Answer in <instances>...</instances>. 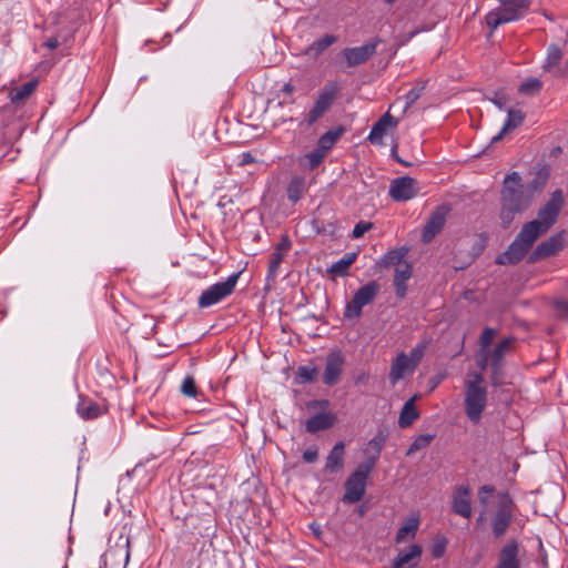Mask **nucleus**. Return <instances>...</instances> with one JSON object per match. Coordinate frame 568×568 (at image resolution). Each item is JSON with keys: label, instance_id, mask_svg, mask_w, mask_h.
Segmentation results:
<instances>
[{"label": "nucleus", "instance_id": "nucleus-1", "mask_svg": "<svg viewBox=\"0 0 568 568\" xmlns=\"http://www.w3.org/2000/svg\"><path fill=\"white\" fill-rule=\"evenodd\" d=\"M532 200L531 194L525 189L519 173L507 174L500 190L499 219L503 227H509L515 216L527 210Z\"/></svg>", "mask_w": 568, "mask_h": 568}, {"label": "nucleus", "instance_id": "nucleus-2", "mask_svg": "<svg viewBox=\"0 0 568 568\" xmlns=\"http://www.w3.org/2000/svg\"><path fill=\"white\" fill-rule=\"evenodd\" d=\"M318 119L320 98L314 102L307 118L298 125V144L303 150V154L297 158L296 163L298 169L304 173L313 171L320 166Z\"/></svg>", "mask_w": 568, "mask_h": 568}, {"label": "nucleus", "instance_id": "nucleus-3", "mask_svg": "<svg viewBox=\"0 0 568 568\" xmlns=\"http://www.w3.org/2000/svg\"><path fill=\"white\" fill-rule=\"evenodd\" d=\"M468 377L465 382L464 408L467 418L477 425L487 406L488 393L481 373H470Z\"/></svg>", "mask_w": 568, "mask_h": 568}, {"label": "nucleus", "instance_id": "nucleus-4", "mask_svg": "<svg viewBox=\"0 0 568 568\" xmlns=\"http://www.w3.org/2000/svg\"><path fill=\"white\" fill-rule=\"evenodd\" d=\"M494 509L490 510V527L495 538H501L515 518L516 504L508 491H496Z\"/></svg>", "mask_w": 568, "mask_h": 568}, {"label": "nucleus", "instance_id": "nucleus-5", "mask_svg": "<svg viewBox=\"0 0 568 568\" xmlns=\"http://www.w3.org/2000/svg\"><path fill=\"white\" fill-rule=\"evenodd\" d=\"M531 0H500V7L491 10L485 17L490 30L500 24L519 20L529 9Z\"/></svg>", "mask_w": 568, "mask_h": 568}, {"label": "nucleus", "instance_id": "nucleus-6", "mask_svg": "<svg viewBox=\"0 0 568 568\" xmlns=\"http://www.w3.org/2000/svg\"><path fill=\"white\" fill-rule=\"evenodd\" d=\"M407 251H388L384 256L386 264H394V287L395 294L403 300L407 294V281L412 277L413 266L404 260V253Z\"/></svg>", "mask_w": 568, "mask_h": 568}, {"label": "nucleus", "instance_id": "nucleus-7", "mask_svg": "<svg viewBox=\"0 0 568 568\" xmlns=\"http://www.w3.org/2000/svg\"><path fill=\"white\" fill-rule=\"evenodd\" d=\"M241 274V271L233 273L225 281L217 282L203 291L197 301L199 307L213 306L230 296L234 292Z\"/></svg>", "mask_w": 568, "mask_h": 568}, {"label": "nucleus", "instance_id": "nucleus-8", "mask_svg": "<svg viewBox=\"0 0 568 568\" xmlns=\"http://www.w3.org/2000/svg\"><path fill=\"white\" fill-rule=\"evenodd\" d=\"M373 469L369 465L359 464L345 481L343 501L354 504L359 501L366 490L367 479Z\"/></svg>", "mask_w": 568, "mask_h": 568}, {"label": "nucleus", "instance_id": "nucleus-9", "mask_svg": "<svg viewBox=\"0 0 568 568\" xmlns=\"http://www.w3.org/2000/svg\"><path fill=\"white\" fill-rule=\"evenodd\" d=\"M381 285L376 281H371L359 287L353 298L346 304L345 317L357 318L362 314L364 306L371 304L377 296Z\"/></svg>", "mask_w": 568, "mask_h": 568}, {"label": "nucleus", "instance_id": "nucleus-10", "mask_svg": "<svg viewBox=\"0 0 568 568\" xmlns=\"http://www.w3.org/2000/svg\"><path fill=\"white\" fill-rule=\"evenodd\" d=\"M320 41H314L307 47L298 57L296 68L301 70L302 77H307L308 82H314L313 79L320 70Z\"/></svg>", "mask_w": 568, "mask_h": 568}, {"label": "nucleus", "instance_id": "nucleus-11", "mask_svg": "<svg viewBox=\"0 0 568 568\" xmlns=\"http://www.w3.org/2000/svg\"><path fill=\"white\" fill-rule=\"evenodd\" d=\"M564 204V194L560 189L556 190L550 200L539 209L536 222L540 223L544 230L548 231L557 221L561 206Z\"/></svg>", "mask_w": 568, "mask_h": 568}, {"label": "nucleus", "instance_id": "nucleus-12", "mask_svg": "<svg viewBox=\"0 0 568 568\" xmlns=\"http://www.w3.org/2000/svg\"><path fill=\"white\" fill-rule=\"evenodd\" d=\"M564 204V194L560 189L556 190L550 200L539 209L536 222L540 223L544 230L548 231L557 221L561 206Z\"/></svg>", "mask_w": 568, "mask_h": 568}, {"label": "nucleus", "instance_id": "nucleus-13", "mask_svg": "<svg viewBox=\"0 0 568 568\" xmlns=\"http://www.w3.org/2000/svg\"><path fill=\"white\" fill-rule=\"evenodd\" d=\"M419 192L418 182L410 176H400L390 182L388 194L396 202H405Z\"/></svg>", "mask_w": 568, "mask_h": 568}, {"label": "nucleus", "instance_id": "nucleus-14", "mask_svg": "<svg viewBox=\"0 0 568 568\" xmlns=\"http://www.w3.org/2000/svg\"><path fill=\"white\" fill-rule=\"evenodd\" d=\"M450 209L447 205H439L430 214L422 232V242L428 244L443 230Z\"/></svg>", "mask_w": 568, "mask_h": 568}, {"label": "nucleus", "instance_id": "nucleus-15", "mask_svg": "<svg viewBox=\"0 0 568 568\" xmlns=\"http://www.w3.org/2000/svg\"><path fill=\"white\" fill-rule=\"evenodd\" d=\"M547 232L548 231L540 226L539 222H536L535 220L527 222L524 224L516 240L508 246V248H516L518 244L520 245L518 248H529L537 239Z\"/></svg>", "mask_w": 568, "mask_h": 568}, {"label": "nucleus", "instance_id": "nucleus-16", "mask_svg": "<svg viewBox=\"0 0 568 568\" xmlns=\"http://www.w3.org/2000/svg\"><path fill=\"white\" fill-rule=\"evenodd\" d=\"M388 436L389 432L387 427H381L377 430V434L368 442L367 448L365 450L367 458L362 464L369 465V468L374 469Z\"/></svg>", "mask_w": 568, "mask_h": 568}, {"label": "nucleus", "instance_id": "nucleus-17", "mask_svg": "<svg viewBox=\"0 0 568 568\" xmlns=\"http://www.w3.org/2000/svg\"><path fill=\"white\" fill-rule=\"evenodd\" d=\"M379 42V39H375L364 45L345 49L343 54L347 64L349 67H355L366 62L376 52V47Z\"/></svg>", "mask_w": 568, "mask_h": 568}, {"label": "nucleus", "instance_id": "nucleus-18", "mask_svg": "<svg viewBox=\"0 0 568 568\" xmlns=\"http://www.w3.org/2000/svg\"><path fill=\"white\" fill-rule=\"evenodd\" d=\"M513 343V337L504 338L490 353L491 384L494 386H498L500 384L499 372L501 368V361L505 354L510 349Z\"/></svg>", "mask_w": 568, "mask_h": 568}, {"label": "nucleus", "instance_id": "nucleus-19", "mask_svg": "<svg viewBox=\"0 0 568 568\" xmlns=\"http://www.w3.org/2000/svg\"><path fill=\"white\" fill-rule=\"evenodd\" d=\"M344 365V357L339 351L331 352L326 358L325 372L323 382L326 385L333 386L339 381Z\"/></svg>", "mask_w": 568, "mask_h": 568}, {"label": "nucleus", "instance_id": "nucleus-20", "mask_svg": "<svg viewBox=\"0 0 568 568\" xmlns=\"http://www.w3.org/2000/svg\"><path fill=\"white\" fill-rule=\"evenodd\" d=\"M496 568H520L519 544L517 540L510 539L503 546Z\"/></svg>", "mask_w": 568, "mask_h": 568}, {"label": "nucleus", "instance_id": "nucleus-21", "mask_svg": "<svg viewBox=\"0 0 568 568\" xmlns=\"http://www.w3.org/2000/svg\"><path fill=\"white\" fill-rule=\"evenodd\" d=\"M398 121L388 112L382 115L378 121L373 125L367 140L372 144L383 145V138L386 134L387 128H395Z\"/></svg>", "mask_w": 568, "mask_h": 568}, {"label": "nucleus", "instance_id": "nucleus-22", "mask_svg": "<svg viewBox=\"0 0 568 568\" xmlns=\"http://www.w3.org/2000/svg\"><path fill=\"white\" fill-rule=\"evenodd\" d=\"M313 182H315V175L310 179L301 175L293 176L286 187L287 199L292 203L298 202Z\"/></svg>", "mask_w": 568, "mask_h": 568}, {"label": "nucleus", "instance_id": "nucleus-23", "mask_svg": "<svg viewBox=\"0 0 568 568\" xmlns=\"http://www.w3.org/2000/svg\"><path fill=\"white\" fill-rule=\"evenodd\" d=\"M469 493L470 491L468 487L460 486L457 488L453 497V511L464 518H470L471 516V503L469 499Z\"/></svg>", "mask_w": 568, "mask_h": 568}, {"label": "nucleus", "instance_id": "nucleus-24", "mask_svg": "<svg viewBox=\"0 0 568 568\" xmlns=\"http://www.w3.org/2000/svg\"><path fill=\"white\" fill-rule=\"evenodd\" d=\"M285 251H275L268 260V268L265 278V291H271L275 284L277 276L283 272L282 264L285 257Z\"/></svg>", "mask_w": 568, "mask_h": 568}, {"label": "nucleus", "instance_id": "nucleus-25", "mask_svg": "<svg viewBox=\"0 0 568 568\" xmlns=\"http://www.w3.org/2000/svg\"><path fill=\"white\" fill-rule=\"evenodd\" d=\"M414 368L415 363H412L405 353L398 354L390 365L389 382L395 385L399 379L404 378L407 372H413Z\"/></svg>", "mask_w": 568, "mask_h": 568}, {"label": "nucleus", "instance_id": "nucleus-26", "mask_svg": "<svg viewBox=\"0 0 568 568\" xmlns=\"http://www.w3.org/2000/svg\"><path fill=\"white\" fill-rule=\"evenodd\" d=\"M312 87H314V82L304 83L301 77L292 78L290 82L284 83L282 89L280 90L277 97L281 99V104H286L293 102L292 94L294 91L298 90L302 92H306Z\"/></svg>", "mask_w": 568, "mask_h": 568}, {"label": "nucleus", "instance_id": "nucleus-27", "mask_svg": "<svg viewBox=\"0 0 568 568\" xmlns=\"http://www.w3.org/2000/svg\"><path fill=\"white\" fill-rule=\"evenodd\" d=\"M534 176L531 180L528 181L525 189L529 194H531V197H535V194L540 193L544 187L546 186L549 176H550V166L549 165H542L539 170L532 173Z\"/></svg>", "mask_w": 568, "mask_h": 568}, {"label": "nucleus", "instance_id": "nucleus-28", "mask_svg": "<svg viewBox=\"0 0 568 568\" xmlns=\"http://www.w3.org/2000/svg\"><path fill=\"white\" fill-rule=\"evenodd\" d=\"M423 552L422 546L415 544L409 546L406 551H399L393 560V566H412L417 567Z\"/></svg>", "mask_w": 568, "mask_h": 568}, {"label": "nucleus", "instance_id": "nucleus-29", "mask_svg": "<svg viewBox=\"0 0 568 568\" xmlns=\"http://www.w3.org/2000/svg\"><path fill=\"white\" fill-rule=\"evenodd\" d=\"M345 444L338 442L335 444L328 456L326 457L325 470L328 473H336L344 466Z\"/></svg>", "mask_w": 568, "mask_h": 568}, {"label": "nucleus", "instance_id": "nucleus-30", "mask_svg": "<svg viewBox=\"0 0 568 568\" xmlns=\"http://www.w3.org/2000/svg\"><path fill=\"white\" fill-rule=\"evenodd\" d=\"M507 113V120L504 123L503 129L491 139V143L499 142L506 133L520 126L525 120V114L521 110L509 109Z\"/></svg>", "mask_w": 568, "mask_h": 568}, {"label": "nucleus", "instance_id": "nucleus-31", "mask_svg": "<svg viewBox=\"0 0 568 568\" xmlns=\"http://www.w3.org/2000/svg\"><path fill=\"white\" fill-rule=\"evenodd\" d=\"M496 493V488L491 485H484L478 489V501L483 506V510L477 517V524H481L487 520V516H490L489 498Z\"/></svg>", "mask_w": 568, "mask_h": 568}, {"label": "nucleus", "instance_id": "nucleus-32", "mask_svg": "<svg viewBox=\"0 0 568 568\" xmlns=\"http://www.w3.org/2000/svg\"><path fill=\"white\" fill-rule=\"evenodd\" d=\"M345 132L346 128L338 124L322 134V160Z\"/></svg>", "mask_w": 568, "mask_h": 568}, {"label": "nucleus", "instance_id": "nucleus-33", "mask_svg": "<svg viewBox=\"0 0 568 568\" xmlns=\"http://www.w3.org/2000/svg\"><path fill=\"white\" fill-rule=\"evenodd\" d=\"M77 412L84 420L95 419L104 414L101 406L90 399H81L77 406Z\"/></svg>", "mask_w": 568, "mask_h": 568}, {"label": "nucleus", "instance_id": "nucleus-34", "mask_svg": "<svg viewBox=\"0 0 568 568\" xmlns=\"http://www.w3.org/2000/svg\"><path fill=\"white\" fill-rule=\"evenodd\" d=\"M357 257V253L353 252L341 258L339 261L333 263L331 267L327 268V273L333 277L345 276L348 274V270L351 265L355 262Z\"/></svg>", "mask_w": 568, "mask_h": 568}, {"label": "nucleus", "instance_id": "nucleus-35", "mask_svg": "<svg viewBox=\"0 0 568 568\" xmlns=\"http://www.w3.org/2000/svg\"><path fill=\"white\" fill-rule=\"evenodd\" d=\"M419 417V414L414 405V398L408 399L399 414L398 426L400 428H407Z\"/></svg>", "mask_w": 568, "mask_h": 568}, {"label": "nucleus", "instance_id": "nucleus-36", "mask_svg": "<svg viewBox=\"0 0 568 568\" xmlns=\"http://www.w3.org/2000/svg\"><path fill=\"white\" fill-rule=\"evenodd\" d=\"M38 85L37 81H29L10 92L12 103H20L31 95Z\"/></svg>", "mask_w": 568, "mask_h": 568}, {"label": "nucleus", "instance_id": "nucleus-37", "mask_svg": "<svg viewBox=\"0 0 568 568\" xmlns=\"http://www.w3.org/2000/svg\"><path fill=\"white\" fill-rule=\"evenodd\" d=\"M318 460V448L316 445H312L302 452L301 458L296 460L294 468L303 470L304 465H313Z\"/></svg>", "mask_w": 568, "mask_h": 568}, {"label": "nucleus", "instance_id": "nucleus-38", "mask_svg": "<svg viewBox=\"0 0 568 568\" xmlns=\"http://www.w3.org/2000/svg\"><path fill=\"white\" fill-rule=\"evenodd\" d=\"M339 92L337 83L329 82L322 91V114L332 105Z\"/></svg>", "mask_w": 568, "mask_h": 568}, {"label": "nucleus", "instance_id": "nucleus-39", "mask_svg": "<svg viewBox=\"0 0 568 568\" xmlns=\"http://www.w3.org/2000/svg\"><path fill=\"white\" fill-rule=\"evenodd\" d=\"M528 251H504L496 257V263L506 265V264H516L526 257V253Z\"/></svg>", "mask_w": 568, "mask_h": 568}, {"label": "nucleus", "instance_id": "nucleus-40", "mask_svg": "<svg viewBox=\"0 0 568 568\" xmlns=\"http://www.w3.org/2000/svg\"><path fill=\"white\" fill-rule=\"evenodd\" d=\"M426 84H427V80L420 79V80L416 81L415 87L412 90H409L405 95V99H406L405 110L410 108L420 98V95L423 94V92L426 88Z\"/></svg>", "mask_w": 568, "mask_h": 568}, {"label": "nucleus", "instance_id": "nucleus-41", "mask_svg": "<svg viewBox=\"0 0 568 568\" xmlns=\"http://www.w3.org/2000/svg\"><path fill=\"white\" fill-rule=\"evenodd\" d=\"M562 58V52L560 48L556 44H551L548 48V53L546 58V62L544 64V69L546 71H550L552 68L559 64L560 60Z\"/></svg>", "mask_w": 568, "mask_h": 568}, {"label": "nucleus", "instance_id": "nucleus-42", "mask_svg": "<svg viewBox=\"0 0 568 568\" xmlns=\"http://www.w3.org/2000/svg\"><path fill=\"white\" fill-rule=\"evenodd\" d=\"M541 88L542 83L540 80L529 78L519 85L518 91L525 95H536L540 92Z\"/></svg>", "mask_w": 568, "mask_h": 568}, {"label": "nucleus", "instance_id": "nucleus-43", "mask_svg": "<svg viewBox=\"0 0 568 568\" xmlns=\"http://www.w3.org/2000/svg\"><path fill=\"white\" fill-rule=\"evenodd\" d=\"M567 235L568 234L565 232L552 235L547 241L540 243L536 248H564V246L566 245L565 239Z\"/></svg>", "mask_w": 568, "mask_h": 568}, {"label": "nucleus", "instance_id": "nucleus-44", "mask_svg": "<svg viewBox=\"0 0 568 568\" xmlns=\"http://www.w3.org/2000/svg\"><path fill=\"white\" fill-rule=\"evenodd\" d=\"M434 437H435V435H432V434H423V435L417 436L414 439V442L410 444L406 455L409 456L417 450L426 448L427 446H429V444L432 443Z\"/></svg>", "mask_w": 568, "mask_h": 568}, {"label": "nucleus", "instance_id": "nucleus-45", "mask_svg": "<svg viewBox=\"0 0 568 568\" xmlns=\"http://www.w3.org/2000/svg\"><path fill=\"white\" fill-rule=\"evenodd\" d=\"M181 393L190 398H195L197 395V386L195 378L191 375L184 377L181 384Z\"/></svg>", "mask_w": 568, "mask_h": 568}, {"label": "nucleus", "instance_id": "nucleus-46", "mask_svg": "<svg viewBox=\"0 0 568 568\" xmlns=\"http://www.w3.org/2000/svg\"><path fill=\"white\" fill-rule=\"evenodd\" d=\"M316 376H317L316 367L306 366V365L300 366L297 369V374H296V378L302 384L314 381L316 378Z\"/></svg>", "mask_w": 568, "mask_h": 568}, {"label": "nucleus", "instance_id": "nucleus-47", "mask_svg": "<svg viewBox=\"0 0 568 568\" xmlns=\"http://www.w3.org/2000/svg\"><path fill=\"white\" fill-rule=\"evenodd\" d=\"M418 528V521L412 520L410 523H407L403 527H400L396 532V541L402 542L405 540L407 535H412V537L415 536Z\"/></svg>", "mask_w": 568, "mask_h": 568}, {"label": "nucleus", "instance_id": "nucleus-48", "mask_svg": "<svg viewBox=\"0 0 568 568\" xmlns=\"http://www.w3.org/2000/svg\"><path fill=\"white\" fill-rule=\"evenodd\" d=\"M329 403L322 399V430L332 427L336 423L335 414L327 410Z\"/></svg>", "mask_w": 568, "mask_h": 568}, {"label": "nucleus", "instance_id": "nucleus-49", "mask_svg": "<svg viewBox=\"0 0 568 568\" xmlns=\"http://www.w3.org/2000/svg\"><path fill=\"white\" fill-rule=\"evenodd\" d=\"M495 329L491 328V327H486L481 334H480V337H479V343H480V351H488V347L490 346V344L493 343V339L495 337Z\"/></svg>", "mask_w": 568, "mask_h": 568}, {"label": "nucleus", "instance_id": "nucleus-50", "mask_svg": "<svg viewBox=\"0 0 568 568\" xmlns=\"http://www.w3.org/2000/svg\"><path fill=\"white\" fill-rule=\"evenodd\" d=\"M556 252L557 251H528L526 253V258L528 263H536L542 258L555 255Z\"/></svg>", "mask_w": 568, "mask_h": 568}, {"label": "nucleus", "instance_id": "nucleus-51", "mask_svg": "<svg viewBox=\"0 0 568 568\" xmlns=\"http://www.w3.org/2000/svg\"><path fill=\"white\" fill-rule=\"evenodd\" d=\"M304 426L307 433L315 434L320 432V412L315 413L311 418H308Z\"/></svg>", "mask_w": 568, "mask_h": 568}, {"label": "nucleus", "instance_id": "nucleus-52", "mask_svg": "<svg viewBox=\"0 0 568 568\" xmlns=\"http://www.w3.org/2000/svg\"><path fill=\"white\" fill-rule=\"evenodd\" d=\"M373 227V223L372 222H365V221H361L359 223H357L353 230V237L355 239H358L361 237L366 231L371 230Z\"/></svg>", "mask_w": 568, "mask_h": 568}, {"label": "nucleus", "instance_id": "nucleus-53", "mask_svg": "<svg viewBox=\"0 0 568 568\" xmlns=\"http://www.w3.org/2000/svg\"><path fill=\"white\" fill-rule=\"evenodd\" d=\"M491 101L500 110L505 109L507 103H508V99L506 98V95L504 93H500V92H496L494 98L491 99Z\"/></svg>", "mask_w": 568, "mask_h": 568}, {"label": "nucleus", "instance_id": "nucleus-54", "mask_svg": "<svg viewBox=\"0 0 568 568\" xmlns=\"http://www.w3.org/2000/svg\"><path fill=\"white\" fill-rule=\"evenodd\" d=\"M490 359L489 351H480L479 358L477 359V365L480 369H485L488 365V361Z\"/></svg>", "mask_w": 568, "mask_h": 568}, {"label": "nucleus", "instance_id": "nucleus-55", "mask_svg": "<svg viewBox=\"0 0 568 568\" xmlns=\"http://www.w3.org/2000/svg\"><path fill=\"white\" fill-rule=\"evenodd\" d=\"M444 551H445V546L444 545H435L434 548H433V556L435 558H440V557H443Z\"/></svg>", "mask_w": 568, "mask_h": 568}, {"label": "nucleus", "instance_id": "nucleus-56", "mask_svg": "<svg viewBox=\"0 0 568 568\" xmlns=\"http://www.w3.org/2000/svg\"><path fill=\"white\" fill-rule=\"evenodd\" d=\"M335 41V38L333 36L326 34L325 37H322V50L333 44Z\"/></svg>", "mask_w": 568, "mask_h": 568}, {"label": "nucleus", "instance_id": "nucleus-57", "mask_svg": "<svg viewBox=\"0 0 568 568\" xmlns=\"http://www.w3.org/2000/svg\"><path fill=\"white\" fill-rule=\"evenodd\" d=\"M59 42H58V39L57 38H49L45 42H44V45L49 49H55L58 47Z\"/></svg>", "mask_w": 568, "mask_h": 568}, {"label": "nucleus", "instance_id": "nucleus-58", "mask_svg": "<svg viewBox=\"0 0 568 568\" xmlns=\"http://www.w3.org/2000/svg\"><path fill=\"white\" fill-rule=\"evenodd\" d=\"M412 363H415V366L417 365V363L419 362L420 357H422V352L417 351V349H413L412 353Z\"/></svg>", "mask_w": 568, "mask_h": 568}, {"label": "nucleus", "instance_id": "nucleus-59", "mask_svg": "<svg viewBox=\"0 0 568 568\" xmlns=\"http://www.w3.org/2000/svg\"><path fill=\"white\" fill-rule=\"evenodd\" d=\"M395 150H396V146H394V148L392 149V153H393V155H394V159H395L398 163H400V164H403V165H405V166H410V165H412V163L406 162V161H404L403 159H400V158L396 154Z\"/></svg>", "mask_w": 568, "mask_h": 568}, {"label": "nucleus", "instance_id": "nucleus-60", "mask_svg": "<svg viewBox=\"0 0 568 568\" xmlns=\"http://www.w3.org/2000/svg\"><path fill=\"white\" fill-rule=\"evenodd\" d=\"M310 528L313 531L314 536L320 538V524L313 521L310 524Z\"/></svg>", "mask_w": 568, "mask_h": 568}, {"label": "nucleus", "instance_id": "nucleus-61", "mask_svg": "<svg viewBox=\"0 0 568 568\" xmlns=\"http://www.w3.org/2000/svg\"><path fill=\"white\" fill-rule=\"evenodd\" d=\"M253 161V156L250 153H243L241 164H248Z\"/></svg>", "mask_w": 568, "mask_h": 568}, {"label": "nucleus", "instance_id": "nucleus-62", "mask_svg": "<svg viewBox=\"0 0 568 568\" xmlns=\"http://www.w3.org/2000/svg\"><path fill=\"white\" fill-rule=\"evenodd\" d=\"M561 310H562L565 313H567V314H568V301H567V302H565V303H562V305H561Z\"/></svg>", "mask_w": 568, "mask_h": 568}, {"label": "nucleus", "instance_id": "nucleus-63", "mask_svg": "<svg viewBox=\"0 0 568 568\" xmlns=\"http://www.w3.org/2000/svg\"><path fill=\"white\" fill-rule=\"evenodd\" d=\"M318 404H320V402L315 399V400L310 402L307 404V407L317 406Z\"/></svg>", "mask_w": 568, "mask_h": 568}, {"label": "nucleus", "instance_id": "nucleus-64", "mask_svg": "<svg viewBox=\"0 0 568 568\" xmlns=\"http://www.w3.org/2000/svg\"><path fill=\"white\" fill-rule=\"evenodd\" d=\"M393 568H416V567H412V566H408V567L407 566H398V567L397 566H393Z\"/></svg>", "mask_w": 568, "mask_h": 568}]
</instances>
